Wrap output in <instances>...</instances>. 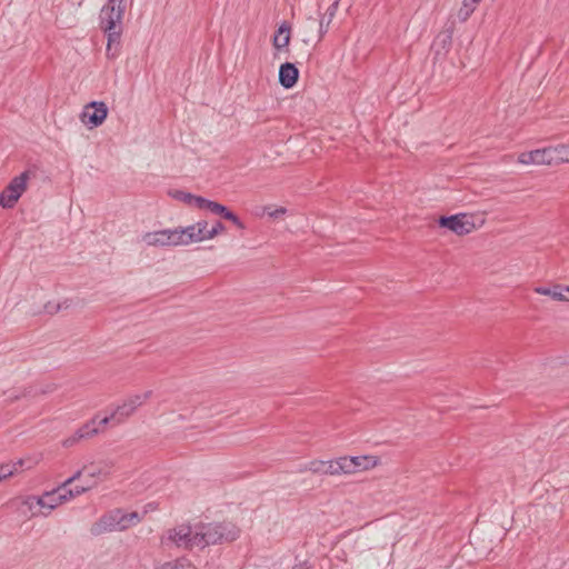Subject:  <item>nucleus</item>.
Instances as JSON below:
<instances>
[{"label": "nucleus", "mask_w": 569, "mask_h": 569, "mask_svg": "<svg viewBox=\"0 0 569 569\" xmlns=\"http://www.w3.org/2000/svg\"><path fill=\"white\" fill-rule=\"evenodd\" d=\"M198 201H199V209H207V210H209L210 212H212L214 214H219V216L223 217V213L227 210L226 206H223L221 203H218V202H214V201H211V200L206 199V198L200 199Z\"/></svg>", "instance_id": "obj_20"}, {"label": "nucleus", "mask_w": 569, "mask_h": 569, "mask_svg": "<svg viewBox=\"0 0 569 569\" xmlns=\"http://www.w3.org/2000/svg\"><path fill=\"white\" fill-rule=\"evenodd\" d=\"M326 475L337 476L345 475V467L342 463V457L337 460L325 461Z\"/></svg>", "instance_id": "obj_23"}, {"label": "nucleus", "mask_w": 569, "mask_h": 569, "mask_svg": "<svg viewBox=\"0 0 569 569\" xmlns=\"http://www.w3.org/2000/svg\"><path fill=\"white\" fill-rule=\"evenodd\" d=\"M59 492L53 489L51 491H46L47 502H48V511H41L40 515L43 517H48L51 512V510L56 509L58 506L62 505L63 501L60 496H58Z\"/></svg>", "instance_id": "obj_19"}, {"label": "nucleus", "mask_w": 569, "mask_h": 569, "mask_svg": "<svg viewBox=\"0 0 569 569\" xmlns=\"http://www.w3.org/2000/svg\"><path fill=\"white\" fill-rule=\"evenodd\" d=\"M377 459L371 456L342 457L345 475L368 470L377 465Z\"/></svg>", "instance_id": "obj_10"}, {"label": "nucleus", "mask_w": 569, "mask_h": 569, "mask_svg": "<svg viewBox=\"0 0 569 569\" xmlns=\"http://www.w3.org/2000/svg\"><path fill=\"white\" fill-rule=\"evenodd\" d=\"M173 232L174 236L178 238L176 239V243L178 246H188L193 242L202 241V238L199 234V230H196L192 224L187 226L184 228H174Z\"/></svg>", "instance_id": "obj_13"}, {"label": "nucleus", "mask_w": 569, "mask_h": 569, "mask_svg": "<svg viewBox=\"0 0 569 569\" xmlns=\"http://www.w3.org/2000/svg\"><path fill=\"white\" fill-rule=\"evenodd\" d=\"M462 3L465 4H469L470 8H472L473 10H476V7L477 4L479 3V1H476V0H463Z\"/></svg>", "instance_id": "obj_41"}, {"label": "nucleus", "mask_w": 569, "mask_h": 569, "mask_svg": "<svg viewBox=\"0 0 569 569\" xmlns=\"http://www.w3.org/2000/svg\"><path fill=\"white\" fill-rule=\"evenodd\" d=\"M332 20H329V16L322 14L319 20V39H321L329 30V26Z\"/></svg>", "instance_id": "obj_28"}, {"label": "nucleus", "mask_w": 569, "mask_h": 569, "mask_svg": "<svg viewBox=\"0 0 569 569\" xmlns=\"http://www.w3.org/2000/svg\"><path fill=\"white\" fill-rule=\"evenodd\" d=\"M173 229H163L142 234L141 240L148 247H177Z\"/></svg>", "instance_id": "obj_8"}, {"label": "nucleus", "mask_w": 569, "mask_h": 569, "mask_svg": "<svg viewBox=\"0 0 569 569\" xmlns=\"http://www.w3.org/2000/svg\"><path fill=\"white\" fill-rule=\"evenodd\" d=\"M36 505H37V507L44 509V511H48V502H47L46 492L41 497L36 496Z\"/></svg>", "instance_id": "obj_36"}, {"label": "nucleus", "mask_w": 569, "mask_h": 569, "mask_svg": "<svg viewBox=\"0 0 569 569\" xmlns=\"http://www.w3.org/2000/svg\"><path fill=\"white\" fill-rule=\"evenodd\" d=\"M233 216V212L230 211L228 208L226 210V212L223 213V218L229 220L231 217Z\"/></svg>", "instance_id": "obj_43"}, {"label": "nucleus", "mask_w": 569, "mask_h": 569, "mask_svg": "<svg viewBox=\"0 0 569 569\" xmlns=\"http://www.w3.org/2000/svg\"><path fill=\"white\" fill-rule=\"evenodd\" d=\"M473 9L469 7V4L462 3L461 8L459 9L457 17L459 21L465 22L469 19V17L473 13Z\"/></svg>", "instance_id": "obj_29"}, {"label": "nucleus", "mask_w": 569, "mask_h": 569, "mask_svg": "<svg viewBox=\"0 0 569 569\" xmlns=\"http://www.w3.org/2000/svg\"><path fill=\"white\" fill-rule=\"evenodd\" d=\"M151 391H146L129 397L123 401L122 405L118 406L111 412V415L100 418V425L107 426L111 423L112 426H116L121 423L128 417H130L137 408H139L146 400H148L151 397Z\"/></svg>", "instance_id": "obj_4"}, {"label": "nucleus", "mask_w": 569, "mask_h": 569, "mask_svg": "<svg viewBox=\"0 0 569 569\" xmlns=\"http://www.w3.org/2000/svg\"><path fill=\"white\" fill-rule=\"evenodd\" d=\"M23 505L28 507V509L32 512L33 517L39 515L38 512L34 511V508L37 507V505H36V496H28L23 500Z\"/></svg>", "instance_id": "obj_33"}, {"label": "nucleus", "mask_w": 569, "mask_h": 569, "mask_svg": "<svg viewBox=\"0 0 569 569\" xmlns=\"http://www.w3.org/2000/svg\"><path fill=\"white\" fill-rule=\"evenodd\" d=\"M299 78V70L291 62H284L280 66L279 69V83L286 88H292Z\"/></svg>", "instance_id": "obj_12"}, {"label": "nucleus", "mask_w": 569, "mask_h": 569, "mask_svg": "<svg viewBox=\"0 0 569 569\" xmlns=\"http://www.w3.org/2000/svg\"><path fill=\"white\" fill-rule=\"evenodd\" d=\"M566 290L568 291V301H569V286L566 287Z\"/></svg>", "instance_id": "obj_45"}, {"label": "nucleus", "mask_w": 569, "mask_h": 569, "mask_svg": "<svg viewBox=\"0 0 569 569\" xmlns=\"http://www.w3.org/2000/svg\"><path fill=\"white\" fill-rule=\"evenodd\" d=\"M147 512H148L147 510H144L142 513L137 512V511L127 512L128 517H129V521L131 523V527L141 522L142 519L144 518V516L147 515Z\"/></svg>", "instance_id": "obj_32"}, {"label": "nucleus", "mask_w": 569, "mask_h": 569, "mask_svg": "<svg viewBox=\"0 0 569 569\" xmlns=\"http://www.w3.org/2000/svg\"><path fill=\"white\" fill-rule=\"evenodd\" d=\"M126 1L108 0L99 14V27L107 34L106 56L111 60L116 59L120 51Z\"/></svg>", "instance_id": "obj_1"}, {"label": "nucleus", "mask_w": 569, "mask_h": 569, "mask_svg": "<svg viewBox=\"0 0 569 569\" xmlns=\"http://www.w3.org/2000/svg\"><path fill=\"white\" fill-rule=\"evenodd\" d=\"M82 438H78V430H77L72 436L64 439L62 445H63V447L69 448V447L74 446Z\"/></svg>", "instance_id": "obj_35"}, {"label": "nucleus", "mask_w": 569, "mask_h": 569, "mask_svg": "<svg viewBox=\"0 0 569 569\" xmlns=\"http://www.w3.org/2000/svg\"><path fill=\"white\" fill-rule=\"evenodd\" d=\"M119 509L110 510L102 515L92 526L90 532L93 536H100L107 532L118 531L119 526Z\"/></svg>", "instance_id": "obj_9"}, {"label": "nucleus", "mask_w": 569, "mask_h": 569, "mask_svg": "<svg viewBox=\"0 0 569 569\" xmlns=\"http://www.w3.org/2000/svg\"><path fill=\"white\" fill-rule=\"evenodd\" d=\"M535 292L549 296L556 301H568V291L566 290V287H561L559 284L553 286L552 288L536 287Z\"/></svg>", "instance_id": "obj_14"}, {"label": "nucleus", "mask_w": 569, "mask_h": 569, "mask_svg": "<svg viewBox=\"0 0 569 569\" xmlns=\"http://www.w3.org/2000/svg\"><path fill=\"white\" fill-rule=\"evenodd\" d=\"M439 226L446 228L458 236H463L470 233L475 223L466 216V214H453V216H442L438 220Z\"/></svg>", "instance_id": "obj_7"}, {"label": "nucleus", "mask_w": 569, "mask_h": 569, "mask_svg": "<svg viewBox=\"0 0 569 569\" xmlns=\"http://www.w3.org/2000/svg\"><path fill=\"white\" fill-rule=\"evenodd\" d=\"M198 548L209 545L230 542L239 537V529L231 522L201 523L196 526Z\"/></svg>", "instance_id": "obj_2"}, {"label": "nucleus", "mask_w": 569, "mask_h": 569, "mask_svg": "<svg viewBox=\"0 0 569 569\" xmlns=\"http://www.w3.org/2000/svg\"><path fill=\"white\" fill-rule=\"evenodd\" d=\"M157 569H197L189 559L179 558L159 566Z\"/></svg>", "instance_id": "obj_22"}, {"label": "nucleus", "mask_w": 569, "mask_h": 569, "mask_svg": "<svg viewBox=\"0 0 569 569\" xmlns=\"http://www.w3.org/2000/svg\"><path fill=\"white\" fill-rule=\"evenodd\" d=\"M552 148L553 166L569 162V144H558Z\"/></svg>", "instance_id": "obj_18"}, {"label": "nucleus", "mask_w": 569, "mask_h": 569, "mask_svg": "<svg viewBox=\"0 0 569 569\" xmlns=\"http://www.w3.org/2000/svg\"><path fill=\"white\" fill-rule=\"evenodd\" d=\"M284 213H286V209L284 208H278V209H276L273 211L268 212V214L270 217H272V218H278V217H280V216H282Z\"/></svg>", "instance_id": "obj_40"}, {"label": "nucleus", "mask_w": 569, "mask_h": 569, "mask_svg": "<svg viewBox=\"0 0 569 569\" xmlns=\"http://www.w3.org/2000/svg\"><path fill=\"white\" fill-rule=\"evenodd\" d=\"M118 520H119L118 531H123L131 527L128 513L126 511H123L122 509H119Z\"/></svg>", "instance_id": "obj_27"}, {"label": "nucleus", "mask_w": 569, "mask_h": 569, "mask_svg": "<svg viewBox=\"0 0 569 569\" xmlns=\"http://www.w3.org/2000/svg\"><path fill=\"white\" fill-rule=\"evenodd\" d=\"M224 230L223 223L220 221L216 222L214 226L206 233V240L214 238L217 234Z\"/></svg>", "instance_id": "obj_31"}, {"label": "nucleus", "mask_w": 569, "mask_h": 569, "mask_svg": "<svg viewBox=\"0 0 569 569\" xmlns=\"http://www.w3.org/2000/svg\"><path fill=\"white\" fill-rule=\"evenodd\" d=\"M29 179V171H23L19 176L14 177L6 187L3 192L0 193V206L4 209L13 208L26 191Z\"/></svg>", "instance_id": "obj_5"}, {"label": "nucleus", "mask_w": 569, "mask_h": 569, "mask_svg": "<svg viewBox=\"0 0 569 569\" xmlns=\"http://www.w3.org/2000/svg\"><path fill=\"white\" fill-rule=\"evenodd\" d=\"M196 527L192 528L188 523H181L176 526L174 528L168 529L161 537V545L164 547L174 546L177 548H182L187 550H191L193 548H198V539Z\"/></svg>", "instance_id": "obj_3"}, {"label": "nucleus", "mask_w": 569, "mask_h": 569, "mask_svg": "<svg viewBox=\"0 0 569 569\" xmlns=\"http://www.w3.org/2000/svg\"><path fill=\"white\" fill-rule=\"evenodd\" d=\"M11 466H14V467L18 469L19 467H22V466H23V460H22V459H19V460H17L16 462L11 463Z\"/></svg>", "instance_id": "obj_44"}, {"label": "nucleus", "mask_w": 569, "mask_h": 569, "mask_svg": "<svg viewBox=\"0 0 569 569\" xmlns=\"http://www.w3.org/2000/svg\"><path fill=\"white\" fill-rule=\"evenodd\" d=\"M168 193L171 198H173L178 201H181L186 204H189V206H196L197 208H199L198 200L203 199V197L194 196L190 192H186L182 190H170Z\"/></svg>", "instance_id": "obj_17"}, {"label": "nucleus", "mask_w": 569, "mask_h": 569, "mask_svg": "<svg viewBox=\"0 0 569 569\" xmlns=\"http://www.w3.org/2000/svg\"><path fill=\"white\" fill-rule=\"evenodd\" d=\"M108 117V107L103 101H91L87 103L81 113L80 120L88 128L101 126Z\"/></svg>", "instance_id": "obj_6"}, {"label": "nucleus", "mask_w": 569, "mask_h": 569, "mask_svg": "<svg viewBox=\"0 0 569 569\" xmlns=\"http://www.w3.org/2000/svg\"><path fill=\"white\" fill-rule=\"evenodd\" d=\"M17 472V468L11 466V463L0 465V482Z\"/></svg>", "instance_id": "obj_26"}, {"label": "nucleus", "mask_w": 569, "mask_h": 569, "mask_svg": "<svg viewBox=\"0 0 569 569\" xmlns=\"http://www.w3.org/2000/svg\"><path fill=\"white\" fill-rule=\"evenodd\" d=\"M237 228L244 229L243 222L239 219V217L233 213V216L229 219Z\"/></svg>", "instance_id": "obj_39"}, {"label": "nucleus", "mask_w": 569, "mask_h": 569, "mask_svg": "<svg viewBox=\"0 0 569 569\" xmlns=\"http://www.w3.org/2000/svg\"><path fill=\"white\" fill-rule=\"evenodd\" d=\"M194 227V229L199 230V234L201 236L202 240H206V233L208 232V223L207 221L202 220V221H198L197 223L192 224Z\"/></svg>", "instance_id": "obj_34"}, {"label": "nucleus", "mask_w": 569, "mask_h": 569, "mask_svg": "<svg viewBox=\"0 0 569 569\" xmlns=\"http://www.w3.org/2000/svg\"><path fill=\"white\" fill-rule=\"evenodd\" d=\"M91 488V486H76L74 488H72V492H73V496L74 498L87 492L89 489Z\"/></svg>", "instance_id": "obj_38"}, {"label": "nucleus", "mask_w": 569, "mask_h": 569, "mask_svg": "<svg viewBox=\"0 0 569 569\" xmlns=\"http://www.w3.org/2000/svg\"><path fill=\"white\" fill-rule=\"evenodd\" d=\"M290 26L283 22L277 30L273 37V46L277 50H281L288 47L290 42Z\"/></svg>", "instance_id": "obj_15"}, {"label": "nucleus", "mask_w": 569, "mask_h": 569, "mask_svg": "<svg viewBox=\"0 0 569 569\" xmlns=\"http://www.w3.org/2000/svg\"><path fill=\"white\" fill-rule=\"evenodd\" d=\"M114 463L110 459L101 460L83 467L87 476L98 480L107 479L113 470Z\"/></svg>", "instance_id": "obj_11"}, {"label": "nucleus", "mask_w": 569, "mask_h": 569, "mask_svg": "<svg viewBox=\"0 0 569 569\" xmlns=\"http://www.w3.org/2000/svg\"><path fill=\"white\" fill-rule=\"evenodd\" d=\"M306 469L310 470L313 473L326 475L325 461H322V460L310 461L308 463V466L306 467Z\"/></svg>", "instance_id": "obj_25"}, {"label": "nucleus", "mask_w": 569, "mask_h": 569, "mask_svg": "<svg viewBox=\"0 0 569 569\" xmlns=\"http://www.w3.org/2000/svg\"><path fill=\"white\" fill-rule=\"evenodd\" d=\"M70 485H64V481L56 488V490L59 492L58 496L61 497L63 503L67 501H70L74 498L72 488H69Z\"/></svg>", "instance_id": "obj_24"}, {"label": "nucleus", "mask_w": 569, "mask_h": 569, "mask_svg": "<svg viewBox=\"0 0 569 569\" xmlns=\"http://www.w3.org/2000/svg\"><path fill=\"white\" fill-rule=\"evenodd\" d=\"M83 468L82 469H79L77 470L71 477H69L68 479L64 480V485H71L76 480L80 479L82 472H83Z\"/></svg>", "instance_id": "obj_37"}, {"label": "nucleus", "mask_w": 569, "mask_h": 569, "mask_svg": "<svg viewBox=\"0 0 569 569\" xmlns=\"http://www.w3.org/2000/svg\"><path fill=\"white\" fill-rule=\"evenodd\" d=\"M536 151L523 152L519 156V162L522 164H536Z\"/></svg>", "instance_id": "obj_30"}, {"label": "nucleus", "mask_w": 569, "mask_h": 569, "mask_svg": "<svg viewBox=\"0 0 569 569\" xmlns=\"http://www.w3.org/2000/svg\"><path fill=\"white\" fill-rule=\"evenodd\" d=\"M442 43H443V48L447 46V44H450L451 42V34H445L443 38L441 39Z\"/></svg>", "instance_id": "obj_42"}, {"label": "nucleus", "mask_w": 569, "mask_h": 569, "mask_svg": "<svg viewBox=\"0 0 569 569\" xmlns=\"http://www.w3.org/2000/svg\"><path fill=\"white\" fill-rule=\"evenodd\" d=\"M100 427L104 426L100 425L99 417H94L78 429V438H90L100 432Z\"/></svg>", "instance_id": "obj_16"}, {"label": "nucleus", "mask_w": 569, "mask_h": 569, "mask_svg": "<svg viewBox=\"0 0 569 569\" xmlns=\"http://www.w3.org/2000/svg\"><path fill=\"white\" fill-rule=\"evenodd\" d=\"M536 164H547V166H553V156H552V148L547 147L542 149H536Z\"/></svg>", "instance_id": "obj_21"}]
</instances>
